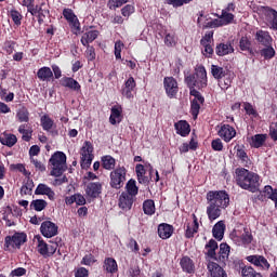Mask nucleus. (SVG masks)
Here are the masks:
<instances>
[{
	"label": "nucleus",
	"mask_w": 277,
	"mask_h": 277,
	"mask_svg": "<svg viewBox=\"0 0 277 277\" xmlns=\"http://www.w3.org/2000/svg\"><path fill=\"white\" fill-rule=\"evenodd\" d=\"M215 53L219 57H224L225 55L235 53V48L230 41H227L226 43H219L215 47Z\"/></svg>",
	"instance_id": "393cba45"
},
{
	"label": "nucleus",
	"mask_w": 277,
	"mask_h": 277,
	"mask_svg": "<svg viewBox=\"0 0 277 277\" xmlns=\"http://www.w3.org/2000/svg\"><path fill=\"white\" fill-rule=\"evenodd\" d=\"M16 48V41H5L3 50L5 51L6 55H12L14 53V49Z\"/></svg>",
	"instance_id": "69168bd1"
},
{
	"label": "nucleus",
	"mask_w": 277,
	"mask_h": 277,
	"mask_svg": "<svg viewBox=\"0 0 277 277\" xmlns=\"http://www.w3.org/2000/svg\"><path fill=\"white\" fill-rule=\"evenodd\" d=\"M18 122H29V110L27 107H23L16 113Z\"/></svg>",
	"instance_id": "603ef678"
},
{
	"label": "nucleus",
	"mask_w": 277,
	"mask_h": 277,
	"mask_svg": "<svg viewBox=\"0 0 277 277\" xmlns=\"http://www.w3.org/2000/svg\"><path fill=\"white\" fill-rule=\"evenodd\" d=\"M50 166H52L51 176H62L66 172V154L63 151L54 153L50 160Z\"/></svg>",
	"instance_id": "20e7f679"
},
{
	"label": "nucleus",
	"mask_w": 277,
	"mask_h": 277,
	"mask_svg": "<svg viewBox=\"0 0 277 277\" xmlns=\"http://www.w3.org/2000/svg\"><path fill=\"white\" fill-rule=\"evenodd\" d=\"M98 30H89L84 32L80 39L82 47H89L90 43L94 42L98 38Z\"/></svg>",
	"instance_id": "72a5a7b5"
},
{
	"label": "nucleus",
	"mask_w": 277,
	"mask_h": 277,
	"mask_svg": "<svg viewBox=\"0 0 277 277\" xmlns=\"http://www.w3.org/2000/svg\"><path fill=\"white\" fill-rule=\"evenodd\" d=\"M109 185L113 189H122L127 182V169L124 167H118L110 172Z\"/></svg>",
	"instance_id": "39448f33"
},
{
	"label": "nucleus",
	"mask_w": 277,
	"mask_h": 277,
	"mask_svg": "<svg viewBox=\"0 0 277 277\" xmlns=\"http://www.w3.org/2000/svg\"><path fill=\"white\" fill-rule=\"evenodd\" d=\"M102 166L104 170H114L116 168V159L110 155L102 157Z\"/></svg>",
	"instance_id": "49530a36"
},
{
	"label": "nucleus",
	"mask_w": 277,
	"mask_h": 277,
	"mask_svg": "<svg viewBox=\"0 0 277 277\" xmlns=\"http://www.w3.org/2000/svg\"><path fill=\"white\" fill-rule=\"evenodd\" d=\"M155 211H157V209L155 208V200L146 199L143 202V213L145 215H155Z\"/></svg>",
	"instance_id": "a19ab883"
},
{
	"label": "nucleus",
	"mask_w": 277,
	"mask_h": 277,
	"mask_svg": "<svg viewBox=\"0 0 277 277\" xmlns=\"http://www.w3.org/2000/svg\"><path fill=\"white\" fill-rule=\"evenodd\" d=\"M269 135H271L272 140H277V122L271 123Z\"/></svg>",
	"instance_id": "774afa93"
},
{
	"label": "nucleus",
	"mask_w": 277,
	"mask_h": 277,
	"mask_svg": "<svg viewBox=\"0 0 277 277\" xmlns=\"http://www.w3.org/2000/svg\"><path fill=\"white\" fill-rule=\"evenodd\" d=\"M37 77L39 81H51L53 79V70H51V67L43 66L38 69Z\"/></svg>",
	"instance_id": "e433bc0d"
},
{
	"label": "nucleus",
	"mask_w": 277,
	"mask_h": 277,
	"mask_svg": "<svg viewBox=\"0 0 277 277\" xmlns=\"http://www.w3.org/2000/svg\"><path fill=\"white\" fill-rule=\"evenodd\" d=\"M103 192V184L101 182H91L87 185L85 194L89 198H98Z\"/></svg>",
	"instance_id": "aec40b11"
},
{
	"label": "nucleus",
	"mask_w": 277,
	"mask_h": 277,
	"mask_svg": "<svg viewBox=\"0 0 277 277\" xmlns=\"http://www.w3.org/2000/svg\"><path fill=\"white\" fill-rule=\"evenodd\" d=\"M10 170H12L13 172H21L22 174H24V176H29V172H27V169L23 163H13L10 166Z\"/></svg>",
	"instance_id": "5fc2aeb1"
},
{
	"label": "nucleus",
	"mask_w": 277,
	"mask_h": 277,
	"mask_svg": "<svg viewBox=\"0 0 277 277\" xmlns=\"http://www.w3.org/2000/svg\"><path fill=\"white\" fill-rule=\"evenodd\" d=\"M58 230L60 227L57 224L51 221H44L41 223L40 233L43 235V237H47V239H51L52 237L57 236Z\"/></svg>",
	"instance_id": "ddd939ff"
},
{
	"label": "nucleus",
	"mask_w": 277,
	"mask_h": 277,
	"mask_svg": "<svg viewBox=\"0 0 277 277\" xmlns=\"http://www.w3.org/2000/svg\"><path fill=\"white\" fill-rule=\"evenodd\" d=\"M200 105H202V103L197 102L196 100L190 101V116H193L194 120H198V115L200 114Z\"/></svg>",
	"instance_id": "3c124183"
},
{
	"label": "nucleus",
	"mask_w": 277,
	"mask_h": 277,
	"mask_svg": "<svg viewBox=\"0 0 277 277\" xmlns=\"http://www.w3.org/2000/svg\"><path fill=\"white\" fill-rule=\"evenodd\" d=\"M163 88L169 98H175L179 94V81H176L174 77H164Z\"/></svg>",
	"instance_id": "9d476101"
},
{
	"label": "nucleus",
	"mask_w": 277,
	"mask_h": 277,
	"mask_svg": "<svg viewBox=\"0 0 277 277\" xmlns=\"http://www.w3.org/2000/svg\"><path fill=\"white\" fill-rule=\"evenodd\" d=\"M226 232V224L224 221H219L212 228V236L216 241H222L224 239V233Z\"/></svg>",
	"instance_id": "c85d7f7f"
},
{
	"label": "nucleus",
	"mask_w": 277,
	"mask_h": 277,
	"mask_svg": "<svg viewBox=\"0 0 277 277\" xmlns=\"http://www.w3.org/2000/svg\"><path fill=\"white\" fill-rule=\"evenodd\" d=\"M242 277H263V275L256 272L252 266H243L241 268Z\"/></svg>",
	"instance_id": "de8ad7c7"
},
{
	"label": "nucleus",
	"mask_w": 277,
	"mask_h": 277,
	"mask_svg": "<svg viewBox=\"0 0 277 277\" xmlns=\"http://www.w3.org/2000/svg\"><path fill=\"white\" fill-rule=\"evenodd\" d=\"M192 1L194 0H167V4L172 5V8H183V5H187Z\"/></svg>",
	"instance_id": "4d7b16f0"
},
{
	"label": "nucleus",
	"mask_w": 277,
	"mask_h": 277,
	"mask_svg": "<svg viewBox=\"0 0 277 277\" xmlns=\"http://www.w3.org/2000/svg\"><path fill=\"white\" fill-rule=\"evenodd\" d=\"M57 248H60V245L57 242L50 241V245L42 239V237H38V245H37V252L43 259H50V256H53L57 252Z\"/></svg>",
	"instance_id": "6e6552de"
},
{
	"label": "nucleus",
	"mask_w": 277,
	"mask_h": 277,
	"mask_svg": "<svg viewBox=\"0 0 277 277\" xmlns=\"http://www.w3.org/2000/svg\"><path fill=\"white\" fill-rule=\"evenodd\" d=\"M238 49L245 55H249L250 57H254L256 55V48L252 44V39L250 37H241L239 39Z\"/></svg>",
	"instance_id": "9b49d317"
},
{
	"label": "nucleus",
	"mask_w": 277,
	"mask_h": 277,
	"mask_svg": "<svg viewBox=\"0 0 277 277\" xmlns=\"http://www.w3.org/2000/svg\"><path fill=\"white\" fill-rule=\"evenodd\" d=\"M135 88H137V82H135V78L133 76H130L129 79H127L121 88V94L126 98H133V92H135Z\"/></svg>",
	"instance_id": "2eb2a0df"
},
{
	"label": "nucleus",
	"mask_w": 277,
	"mask_h": 277,
	"mask_svg": "<svg viewBox=\"0 0 277 277\" xmlns=\"http://www.w3.org/2000/svg\"><path fill=\"white\" fill-rule=\"evenodd\" d=\"M228 256H230V246L226 242H222L220 245L219 252L215 253L213 261H216L222 267H225L226 263H228Z\"/></svg>",
	"instance_id": "f8f14e48"
},
{
	"label": "nucleus",
	"mask_w": 277,
	"mask_h": 277,
	"mask_svg": "<svg viewBox=\"0 0 277 277\" xmlns=\"http://www.w3.org/2000/svg\"><path fill=\"white\" fill-rule=\"evenodd\" d=\"M214 16H217V18L221 19L223 27L225 25H230V23L235 21V14L227 13L226 11H222L221 15L215 13Z\"/></svg>",
	"instance_id": "37998d69"
},
{
	"label": "nucleus",
	"mask_w": 277,
	"mask_h": 277,
	"mask_svg": "<svg viewBox=\"0 0 277 277\" xmlns=\"http://www.w3.org/2000/svg\"><path fill=\"white\" fill-rule=\"evenodd\" d=\"M206 198L208 220L215 222L222 215V209H226L230 205V196L226 190H209Z\"/></svg>",
	"instance_id": "f257e3e1"
},
{
	"label": "nucleus",
	"mask_w": 277,
	"mask_h": 277,
	"mask_svg": "<svg viewBox=\"0 0 277 277\" xmlns=\"http://www.w3.org/2000/svg\"><path fill=\"white\" fill-rule=\"evenodd\" d=\"M134 12H135V6H133V4H127L121 9V14L126 18H129V16H131V14H133Z\"/></svg>",
	"instance_id": "338daca9"
},
{
	"label": "nucleus",
	"mask_w": 277,
	"mask_h": 277,
	"mask_svg": "<svg viewBox=\"0 0 277 277\" xmlns=\"http://www.w3.org/2000/svg\"><path fill=\"white\" fill-rule=\"evenodd\" d=\"M92 153H94V146L90 141H85L80 151V166L82 170H88V168L92 166V161L94 159V154Z\"/></svg>",
	"instance_id": "423d86ee"
},
{
	"label": "nucleus",
	"mask_w": 277,
	"mask_h": 277,
	"mask_svg": "<svg viewBox=\"0 0 277 277\" xmlns=\"http://www.w3.org/2000/svg\"><path fill=\"white\" fill-rule=\"evenodd\" d=\"M180 153L183 155L184 153H189V150H198V141L190 140L189 143H183L180 148Z\"/></svg>",
	"instance_id": "c03bdc74"
},
{
	"label": "nucleus",
	"mask_w": 277,
	"mask_h": 277,
	"mask_svg": "<svg viewBox=\"0 0 277 277\" xmlns=\"http://www.w3.org/2000/svg\"><path fill=\"white\" fill-rule=\"evenodd\" d=\"M103 269L106 274H116L118 272V262L114 258H105Z\"/></svg>",
	"instance_id": "473e14b6"
},
{
	"label": "nucleus",
	"mask_w": 277,
	"mask_h": 277,
	"mask_svg": "<svg viewBox=\"0 0 277 277\" xmlns=\"http://www.w3.org/2000/svg\"><path fill=\"white\" fill-rule=\"evenodd\" d=\"M127 192H123L124 194H128L129 196H132V198H135L137 196L140 188L137 187V184L135 180L131 179L128 181L126 185Z\"/></svg>",
	"instance_id": "ea45409f"
},
{
	"label": "nucleus",
	"mask_w": 277,
	"mask_h": 277,
	"mask_svg": "<svg viewBox=\"0 0 277 277\" xmlns=\"http://www.w3.org/2000/svg\"><path fill=\"white\" fill-rule=\"evenodd\" d=\"M193 217V224L189 222H186L184 224V237L186 239H194V235H196V233H198V228H200V224L198 223V216H196V214H192Z\"/></svg>",
	"instance_id": "4468645a"
},
{
	"label": "nucleus",
	"mask_w": 277,
	"mask_h": 277,
	"mask_svg": "<svg viewBox=\"0 0 277 277\" xmlns=\"http://www.w3.org/2000/svg\"><path fill=\"white\" fill-rule=\"evenodd\" d=\"M174 128H175L176 133L179 135H181L182 137H187V135H189V133L192 131L189 123L185 120H180V121L175 122Z\"/></svg>",
	"instance_id": "c756f323"
},
{
	"label": "nucleus",
	"mask_w": 277,
	"mask_h": 277,
	"mask_svg": "<svg viewBox=\"0 0 277 277\" xmlns=\"http://www.w3.org/2000/svg\"><path fill=\"white\" fill-rule=\"evenodd\" d=\"M40 124L43 131H47L48 133H52L53 136L57 135L58 133L57 130H53L55 129V121L48 114L41 116Z\"/></svg>",
	"instance_id": "dca6fc26"
},
{
	"label": "nucleus",
	"mask_w": 277,
	"mask_h": 277,
	"mask_svg": "<svg viewBox=\"0 0 277 277\" xmlns=\"http://www.w3.org/2000/svg\"><path fill=\"white\" fill-rule=\"evenodd\" d=\"M259 12H261L268 27L277 31V11L272 6L262 5L259 8Z\"/></svg>",
	"instance_id": "1a4fd4ad"
},
{
	"label": "nucleus",
	"mask_w": 277,
	"mask_h": 277,
	"mask_svg": "<svg viewBox=\"0 0 277 277\" xmlns=\"http://www.w3.org/2000/svg\"><path fill=\"white\" fill-rule=\"evenodd\" d=\"M27 243V234L16 232L13 236H6L4 238V250H21V246Z\"/></svg>",
	"instance_id": "0eeeda50"
},
{
	"label": "nucleus",
	"mask_w": 277,
	"mask_h": 277,
	"mask_svg": "<svg viewBox=\"0 0 277 277\" xmlns=\"http://www.w3.org/2000/svg\"><path fill=\"white\" fill-rule=\"evenodd\" d=\"M233 83V80L230 79V77H224L221 80H219V85L221 88V90H224V92H226V90H228V88H230Z\"/></svg>",
	"instance_id": "bf43d9fd"
},
{
	"label": "nucleus",
	"mask_w": 277,
	"mask_h": 277,
	"mask_svg": "<svg viewBox=\"0 0 277 277\" xmlns=\"http://www.w3.org/2000/svg\"><path fill=\"white\" fill-rule=\"evenodd\" d=\"M255 40L259 42V44H262V47H269L272 42H274L269 31L263 29H260L255 32Z\"/></svg>",
	"instance_id": "412c9836"
},
{
	"label": "nucleus",
	"mask_w": 277,
	"mask_h": 277,
	"mask_svg": "<svg viewBox=\"0 0 277 277\" xmlns=\"http://www.w3.org/2000/svg\"><path fill=\"white\" fill-rule=\"evenodd\" d=\"M124 3H129V0H109L107 2V8L110 10H116V8H122Z\"/></svg>",
	"instance_id": "13d9d810"
},
{
	"label": "nucleus",
	"mask_w": 277,
	"mask_h": 277,
	"mask_svg": "<svg viewBox=\"0 0 277 277\" xmlns=\"http://www.w3.org/2000/svg\"><path fill=\"white\" fill-rule=\"evenodd\" d=\"M18 133L22 135V140H31V135H34V129L28 123L21 124L18 127Z\"/></svg>",
	"instance_id": "58836bf2"
},
{
	"label": "nucleus",
	"mask_w": 277,
	"mask_h": 277,
	"mask_svg": "<svg viewBox=\"0 0 277 277\" xmlns=\"http://www.w3.org/2000/svg\"><path fill=\"white\" fill-rule=\"evenodd\" d=\"M217 248H220L217 246V241H215V239H210L206 246H205V255L208 258V259H212L213 261V258L215 256L216 252H217Z\"/></svg>",
	"instance_id": "f704fd0d"
},
{
	"label": "nucleus",
	"mask_w": 277,
	"mask_h": 277,
	"mask_svg": "<svg viewBox=\"0 0 277 277\" xmlns=\"http://www.w3.org/2000/svg\"><path fill=\"white\" fill-rule=\"evenodd\" d=\"M133 202H135L134 197L127 193H123L119 197V209H122V211H131Z\"/></svg>",
	"instance_id": "b1692460"
},
{
	"label": "nucleus",
	"mask_w": 277,
	"mask_h": 277,
	"mask_svg": "<svg viewBox=\"0 0 277 277\" xmlns=\"http://www.w3.org/2000/svg\"><path fill=\"white\" fill-rule=\"evenodd\" d=\"M185 83L188 89L205 90L209 84L207 78V69L203 65H198L195 68V72L185 77Z\"/></svg>",
	"instance_id": "7ed1b4c3"
},
{
	"label": "nucleus",
	"mask_w": 277,
	"mask_h": 277,
	"mask_svg": "<svg viewBox=\"0 0 277 277\" xmlns=\"http://www.w3.org/2000/svg\"><path fill=\"white\" fill-rule=\"evenodd\" d=\"M243 108H245V111H246L247 116H252L253 118H258L259 113L256 111V109H254V106H252L250 104V102H245L243 103Z\"/></svg>",
	"instance_id": "864d4df0"
},
{
	"label": "nucleus",
	"mask_w": 277,
	"mask_h": 277,
	"mask_svg": "<svg viewBox=\"0 0 277 277\" xmlns=\"http://www.w3.org/2000/svg\"><path fill=\"white\" fill-rule=\"evenodd\" d=\"M190 96H194L193 101H196L197 103H201V105H205V96L196 90V89H188Z\"/></svg>",
	"instance_id": "6e6d98bb"
},
{
	"label": "nucleus",
	"mask_w": 277,
	"mask_h": 277,
	"mask_svg": "<svg viewBox=\"0 0 277 277\" xmlns=\"http://www.w3.org/2000/svg\"><path fill=\"white\" fill-rule=\"evenodd\" d=\"M236 150V157L240 159L241 163L248 168L250 166V157H248V153H246V149H243V145H236L235 146Z\"/></svg>",
	"instance_id": "c9c22d12"
},
{
	"label": "nucleus",
	"mask_w": 277,
	"mask_h": 277,
	"mask_svg": "<svg viewBox=\"0 0 277 277\" xmlns=\"http://www.w3.org/2000/svg\"><path fill=\"white\" fill-rule=\"evenodd\" d=\"M31 16H38V14H51L47 9V3L42 2L40 5H35L28 11Z\"/></svg>",
	"instance_id": "a18cd8bd"
},
{
	"label": "nucleus",
	"mask_w": 277,
	"mask_h": 277,
	"mask_svg": "<svg viewBox=\"0 0 277 277\" xmlns=\"http://www.w3.org/2000/svg\"><path fill=\"white\" fill-rule=\"evenodd\" d=\"M30 162L35 166L37 172H47V166H44L42 161L30 158Z\"/></svg>",
	"instance_id": "680f3d73"
},
{
	"label": "nucleus",
	"mask_w": 277,
	"mask_h": 277,
	"mask_svg": "<svg viewBox=\"0 0 277 277\" xmlns=\"http://www.w3.org/2000/svg\"><path fill=\"white\" fill-rule=\"evenodd\" d=\"M124 116L122 115V105L117 104L110 108V117L109 122L110 124H120Z\"/></svg>",
	"instance_id": "a211bd4d"
},
{
	"label": "nucleus",
	"mask_w": 277,
	"mask_h": 277,
	"mask_svg": "<svg viewBox=\"0 0 277 277\" xmlns=\"http://www.w3.org/2000/svg\"><path fill=\"white\" fill-rule=\"evenodd\" d=\"M247 261L255 267H262L263 269H269V262L263 255H248Z\"/></svg>",
	"instance_id": "a878e982"
},
{
	"label": "nucleus",
	"mask_w": 277,
	"mask_h": 277,
	"mask_svg": "<svg viewBox=\"0 0 277 277\" xmlns=\"http://www.w3.org/2000/svg\"><path fill=\"white\" fill-rule=\"evenodd\" d=\"M48 205L49 203L44 199H36L30 202V209H34L35 211H44Z\"/></svg>",
	"instance_id": "09e8293b"
},
{
	"label": "nucleus",
	"mask_w": 277,
	"mask_h": 277,
	"mask_svg": "<svg viewBox=\"0 0 277 277\" xmlns=\"http://www.w3.org/2000/svg\"><path fill=\"white\" fill-rule=\"evenodd\" d=\"M235 181L238 187L251 194H256L261 187V175L246 168L235 170Z\"/></svg>",
	"instance_id": "f03ea898"
},
{
	"label": "nucleus",
	"mask_w": 277,
	"mask_h": 277,
	"mask_svg": "<svg viewBox=\"0 0 277 277\" xmlns=\"http://www.w3.org/2000/svg\"><path fill=\"white\" fill-rule=\"evenodd\" d=\"M253 239L254 236H252V232H250L248 228L243 229L241 236L235 237V241H238V246H243L245 248H248V246L252 243Z\"/></svg>",
	"instance_id": "bb28decb"
},
{
	"label": "nucleus",
	"mask_w": 277,
	"mask_h": 277,
	"mask_svg": "<svg viewBox=\"0 0 277 277\" xmlns=\"http://www.w3.org/2000/svg\"><path fill=\"white\" fill-rule=\"evenodd\" d=\"M208 272L210 273V277H228L224 267L215 262L208 263Z\"/></svg>",
	"instance_id": "5701e85b"
},
{
	"label": "nucleus",
	"mask_w": 277,
	"mask_h": 277,
	"mask_svg": "<svg viewBox=\"0 0 277 277\" xmlns=\"http://www.w3.org/2000/svg\"><path fill=\"white\" fill-rule=\"evenodd\" d=\"M180 267H182V271L185 272V274H196V264H194V260L192 258L184 255L180 260Z\"/></svg>",
	"instance_id": "6ab92c4d"
},
{
	"label": "nucleus",
	"mask_w": 277,
	"mask_h": 277,
	"mask_svg": "<svg viewBox=\"0 0 277 277\" xmlns=\"http://www.w3.org/2000/svg\"><path fill=\"white\" fill-rule=\"evenodd\" d=\"M172 235H174V226L168 223H162L158 226V237L160 239H170Z\"/></svg>",
	"instance_id": "cd10ccee"
},
{
	"label": "nucleus",
	"mask_w": 277,
	"mask_h": 277,
	"mask_svg": "<svg viewBox=\"0 0 277 277\" xmlns=\"http://www.w3.org/2000/svg\"><path fill=\"white\" fill-rule=\"evenodd\" d=\"M63 16L68 21V23H75L77 18V15H75V12H72L71 9H64Z\"/></svg>",
	"instance_id": "0e129e2a"
},
{
	"label": "nucleus",
	"mask_w": 277,
	"mask_h": 277,
	"mask_svg": "<svg viewBox=\"0 0 277 277\" xmlns=\"http://www.w3.org/2000/svg\"><path fill=\"white\" fill-rule=\"evenodd\" d=\"M219 135L225 140H233V137L237 135V130H235L230 124H223L219 129Z\"/></svg>",
	"instance_id": "7c9ffc66"
},
{
	"label": "nucleus",
	"mask_w": 277,
	"mask_h": 277,
	"mask_svg": "<svg viewBox=\"0 0 277 277\" xmlns=\"http://www.w3.org/2000/svg\"><path fill=\"white\" fill-rule=\"evenodd\" d=\"M211 75L216 80H222L224 77H227L228 70L224 69V67L217 66V65H211Z\"/></svg>",
	"instance_id": "4c0bfd02"
},
{
	"label": "nucleus",
	"mask_w": 277,
	"mask_h": 277,
	"mask_svg": "<svg viewBox=\"0 0 277 277\" xmlns=\"http://www.w3.org/2000/svg\"><path fill=\"white\" fill-rule=\"evenodd\" d=\"M87 47L85 55L88 62H94L96 60V51L94 50V47L92 45H84Z\"/></svg>",
	"instance_id": "e2e57ef3"
},
{
	"label": "nucleus",
	"mask_w": 277,
	"mask_h": 277,
	"mask_svg": "<svg viewBox=\"0 0 277 277\" xmlns=\"http://www.w3.org/2000/svg\"><path fill=\"white\" fill-rule=\"evenodd\" d=\"M124 48V43L122 41L115 42V57L116 60H122V49Z\"/></svg>",
	"instance_id": "052dcab7"
},
{
	"label": "nucleus",
	"mask_w": 277,
	"mask_h": 277,
	"mask_svg": "<svg viewBox=\"0 0 277 277\" xmlns=\"http://www.w3.org/2000/svg\"><path fill=\"white\" fill-rule=\"evenodd\" d=\"M10 17L12 18V21L16 27H21V25H23V14H21V12L16 11V9H12L10 11Z\"/></svg>",
	"instance_id": "8fccbe9b"
},
{
	"label": "nucleus",
	"mask_w": 277,
	"mask_h": 277,
	"mask_svg": "<svg viewBox=\"0 0 277 277\" xmlns=\"http://www.w3.org/2000/svg\"><path fill=\"white\" fill-rule=\"evenodd\" d=\"M261 57H264V60H274L276 57V50H274V47L271 45H264L262 50H260Z\"/></svg>",
	"instance_id": "79ce46f5"
},
{
	"label": "nucleus",
	"mask_w": 277,
	"mask_h": 277,
	"mask_svg": "<svg viewBox=\"0 0 277 277\" xmlns=\"http://www.w3.org/2000/svg\"><path fill=\"white\" fill-rule=\"evenodd\" d=\"M135 173L141 185H147V183H150V177L146 176V168L144 164H136Z\"/></svg>",
	"instance_id": "2f4dec72"
},
{
	"label": "nucleus",
	"mask_w": 277,
	"mask_h": 277,
	"mask_svg": "<svg viewBox=\"0 0 277 277\" xmlns=\"http://www.w3.org/2000/svg\"><path fill=\"white\" fill-rule=\"evenodd\" d=\"M60 85L62 88H67L68 90H71L72 92H81V84L79 81L75 80L72 77H63L60 80Z\"/></svg>",
	"instance_id": "f3484780"
},
{
	"label": "nucleus",
	"mask_w": 277,
	"mask_h": 277,
	"mask_svg": "<svg viewBox=\"0 0 277 277\" xmlns=\"http://www.w3.org/2000/svg\"><path fill=\"white\" fill-rule=\"evenodd\" d=\"M35 196H48L49 200H55V192L47 184H38L35 189Z\"/></svg>",
	"instance_id": "4be33fe9"
}]
</instances>
